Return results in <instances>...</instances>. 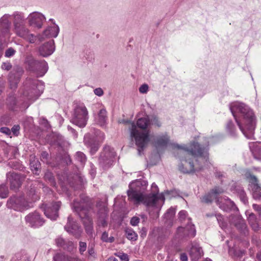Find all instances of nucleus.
<instances>
[{
    "label": "nucleus",
    "mask_w": 261,
    "mask_h": 261,
    "mask_svg": "<svg viewBox=\"0 0 261 261\" xmlns=\"http://www.w3.org/2000/svg\"><path fill=\"white\" fill-rule=\"evenodd\" d=\"M180 258L181 261H188V257L185 253H181L180 254Z\"/></svg>",
    "instance_id": "obj_62"
},
{
    "label": "nucleus",
    "mask_w": 261,
    "mask_h": 261,
    "mask_svg": "<svg viewBox=\"0 0 261 261\" xmlns=\"http://www.w3.org/2000/svg\"><path fill=\"white\" fill-rule=\"evenodd\" d=\"M107 112L105 109H101L95 118L96 123L102 127H106L107 124Z\"/></svg>",
    "instance_id": "obj_27"
},
{
    "label": "nucleus",
    "mask_w": 261,
    "mask_h": 261,
    "mask_svg": "<svg viewBox=\"0 0 261 261\" xmlns=\"http://www.w3.org/2000/svg\"><path fill=\"white\" fill-rule=\"evenodd\" d=\"M208 143L204 146L196 142L192 143L189 147L185 145H176L175 147L178 149L177 154L179 157L181 158L178 165L179 170L184 173H191L200 170L201 167L194 168L193 159L200 157L206 162L208 158Z\"/></svg>",
    "instance_id": "obj_3"
},
{
    "label": "nucleus",
    "mask_w": 261,
    "mask_h": 261,
    "mask_svg": "<svg viewBox=\"0 0 261 261\" xmlns=\"http://www.w3.org/2000/svg\"><path fill=\"white\" fill-rule=\"evenodd\" d=\"M29 24L33 27L41 28L45 20V16L40 13L34 12L27 17Z\"/></svg>",
    "instance_id": "obj_20"
},
{
    "label": "nucleus",
    "mask_w": 261,
    "mask_h": 261,
    "mask_svg": "<svg viewBox=\"0 0 261 261\" xmlns=\"http://www.w3.org/2000/svg\"><path fill=\"white\" fill-rule=\"evenodd\" d=\"M219 207L224 211H228L237 208L234 203L228 198H221L216 201Z\"/></svg>",
    "instance_id": "obj_25"
},
{
    "label": "nucleus",
    "mask_w": 261,
    "mask_h": 261,
    "mask_svg": "<svg viewBox=\"0 0 261 261\" xmlns=\"http://www.w3.org/2000/svg\"><path fill=\"white\" fill-rule=\"evenodd\" d=\"M216 199V196L214 195L212 192H210L209 193L201 197V200L203 202L208 203L212 202L214 199Z\"/></svg>",
    "instance_id": "obj_34"
},
{
    "label": "nucleus",
    "mask_w": 261,
    "mask_h": 261,
    "mask_svg": "<svg viewBox=\"0 0 261 261\" xmlns=\"http://www.w3.org/2000/svg\"><path fill=\"white\" fill-rule=\"evenodd\" d=\"M59 30L60 29L58 25L54 22L52 26L48 27L43 32V34L38 35L37 38L40 42L44 40L43 36L48 38H56L58 35Z\"/></svg>",
    "instance_id": "obj_22"
},
{
    "label": "nucleus",
    "mask_w": 261,
    "mask_h": 261,
    "mask_svg": "<svg viewBox=\"0 0 261 261\" xmlns=\"http://www.w3.org/2000/svg\"><path fill=\"white\" fill-rule=\"evenodd\" d=\"M29 196L31 201H35L39 198L38 196L36 193V191L34 188H31Z\"/></svg>",
    "instance_id": "obj_41"
},
{
    "label": "nucleus",
    "mask_w": 261,
    "mask_h": 261,
    "mask_svg": "<svg viewBox=\"0 0 261 261\" xmlns=\"http://www.w3.org/2000/svg\"><path fill=\"white\" fill-rule=\"evenodd\" d=\"M16 53V50L12 47L8 48L5 54V57L7 58H10L13 56Z\"/></svg>",
    "instance_id": "obj_43"
},
{
    "label": "nucleus",
    "mask_w": 261,
    "mask_h": 261,
    "mask_svg": "<svg viewBox=\"0 0 261 261\" xmlns=\"http://www.w3.org/2000/svg\"><path fill=\"white\" fill-rule=\"evenodd\" d=\"M23 73L22 67L19 66H14L9 74V81L11 89H15L19 81L20 77Z\"/></svg>",
    "instance_id": "obj_19"
},
{
    "label": "nucleus",
    "mask_w": 261,
    "mask_h": 261,
    "mask_svg": "<svg viewBox=\"0 0 261 261\" xmlns=\"http://www.w3.org/2000/svg\"><path fill=\"white\" fill-rule=\"evenodd\" d=\"M175 213V209L173 207H170L165 214V217L168 219H170L173 217Z\"/></svg>",
    "instance_id": "obj_42"
},
{
    "label": "nucleus",
    "mask_w": 261,
    "mask_h": 261,
    "mask_svg": "<svg viewBox=\"0 0 261 261\" xmlns=\"http://www.w3.org/2000/svg\"><path fill=\"white\" fill-rule=\"evenodd\" d=\"M256 257L257 261H261V250L257 253Z\"/></svg>",
    "instance_id": "obj_64"
},
{
    "label": "nucleus",
    "mask_w": 261,
    "mask_h": 261,
    "mask_svg": "<svg viewBox=\"0 0 261 261\" xmlns=\"http://www.w3.org/2000/svg\"><path fill=\"white\" fill-rule=\"evenodd\" d=\"M44 179L48 181L51 186H55L56 182L53 173L48 171H46L44 175Z\"/></svg>",
    "instance_id": "obj_35"
},
{
    "label": "nucleus",
    "mask_w": 261,
    "mask_h": 261,
    "mask_svg": "<svg viewBox=\"0 0 261 261\" xmlns=\"http://www.w3.org/2000/svg\"><path fill=\"white\" fill-rule=\"evenodd\" d=\"M25 176L15 172H9L7 174L8 182H9L10 188L13 190H17L24 180Z\"/></svg>",
    "instance_id": "obj_15"
},
{
    "label": "nucleus",
    "mask_w": 261,
    "mask_h": 261,
    "mask_svg": "<svg viewBox=\"0 0 261 261\" xmlns=\"http://www.w3.org/2000/svg\"><path fill=\"white\" fill-rule=\"evenodd\" d=\"M68 261H81L77 256H68Z\"/></svg>",
    "instance_id": "obj_61"
},
{
    "label": "nucleus",
    "mask_w": 261,
    "mask_h": 261,
    "mask_svg": "<svg viewBox=\"0 0 261 261\" xmlns=\"http://www.w3.org/2000/svg\"><path fill=\"white\" fill-rule=\"evenodd\" d=\"M8 196V189L5 185H0V197L5 198Z\"/></svg>",
    "instance_id": "obj_38"
},
{
    "label": "nucleus",
    "mask_w": 261,
    "mask_h": 261,
    "mask_svg": "<svg viewBox=\"0 0 261 261\" xmlns=\"http://www.w3.org/2000/svg\"><path fill=\"white\" fill-rule=\"evenodd\" d=\"M61 202L57 201L43 205L42 208L45 215L49 219L55 220L58 217V211L60 208Z\"/></svg>",
    "instance_id": "obj_13"
},
{
    "label": "nucleus",
    "mask_w": 261,
    "mask_h": 261,
    "mask_svg": "<svg viewBox=\"0 0 261 261\" xmlns=\"http://www.w3.org/2000/svg\"><path fill=\"white\" fill-rule=\"evenodd\" d=\"M55 48L54 41L51 40L40 46L39 52L41 56L46 57L54 53Z\"/></svg>",
    "instance_id": "obj_23"
},
{
    "label": "nucleus",
    "mask_w": 261,
    "mask_h": 261,
    "mask_svg": "<svg viewBox=\"0 0 261 261\" xmlns=\"http://www.w3.org/2000/svg\"><path fill=\"white\" fill-rule=\"evenodd\" d=\"M24 63L27 69L34 73L37 77L43 76L48 69L47 63L45 60H36L32 56H28Z\"/></svg>",
    "instance_id": "obj_8"
},
{
    "label": "nucleus",
    "mask_w": 261,
    "mask_h": 261,
    "mask_svg": "<svg viewBox=\"0 0 261 261\" xmlns=\"http://www.w3.org/2000/svg\"><path fill=\"white\" fill-rule=\"evenodd\" d=\"M80 200H74L72 207L82 219L86 233L93 237V222L89 212L92 209L93 203L89 197L84 194L80 195Z\"/></svg>",
    "instance_id": "obj_5"
},
{
    "label": "nucleus",
    "mask_w": 261,
    "mask_h": 261,
    "mask_svg": "<svg viewBox=\"0 0 261 261\" xmlns=\"http://www.w3.org/2000/svg\"><path fill=\"white\" fill-rule=\"evenodd\" d=\"M169 141V137L166 134L160 135L156 137L155 141L156 147H162L166 146Z\"/></svg>",
    "instance_id": "obj_32"
},
{
    "label": "nucleus",
    "mask_w": 261,
    "mask_h": 261,
    "mask_svg": "<svg viewBox=\"0 0 261 261\" xmlns=\"http://www.w3.org/2000/svg\"><path fill=\"white\" fill-rule=\"evenodd\" d=\"M68 129L73 134L74 137L75 138L77 137V133H76L75 130L72 128L71 126H68Z\"/></svg>",
    "instance_id": "obj_63"
},
{
    "label": "nucleus",
    "mask_w": 261,
    "mask_h": 261,
    "mask_svg": "<svg viewBox=\"0 0 261 261\" xmlns=\"http://www.w3.org/2000/svg\"><path fill=\"white\" fill-rule=\"evenodd\" d=\"M12 68V65L10 62H4L2 65V68L4 70H9Z\"/></svg>",
    "instance_id": "obj_53"
},
{
    "label": "nucleus",
    "mask_w": 261,
    "mask_h": 261,
    "mask_svg": "<svg viewBox=\"0 0 261 261\" xmlns=\"http://www.w3.org/2000/svg\"><path fill=\"white\" fill-rule=\"evenodd\" d=\"M94 93L95 95L98 96H101L103 94V91L101 88H96L94 90Z\"/></svg>",
    "instance_id": "obj_58"
},
{
    "label": "nucleus",
    "mask_w": 261,
    "mask_h": 261,
    "mask_svg": "<svg viewBox=\"0 0 261 261\" xmlns=\"http://www.w3.org/2000/svg\"><path fill=\"white\" fill-rule=\"evenodd\" d=\"M56 242L58 246L63 247L65 244V240L62 238H58L56 240Z\"/></svg>",
    "instance_id": "obj_55"
},
{
    "label": "nucleus",
    "mask_w": 261,
    "mask_h": 261,
    "mask_svg": "<svg viewBox=\"0 0 261 261\" xmlns=\"http://www.w3.org/2000/svg\"><path fill=\"white\" fill-rule=\"evenodd\" d=\"M140 222L139 218L137 217H133L130 221V223L133 226H137Z\"/></svg>",
    "instance_id": "obj_54"
},
{
    "label": "nucleus",
    "mask_w": 261,
    "mask_h": 261,
    "mask_svg": "<svg viewBox=\"0 0 261 261\" xmlns=\"http://www.w3.org/2000/svg\"><path fill=\"white\" fill-rule=\"evenodd\" d=\"M48 157V154L46 151H42L41 156L40 159L43 162H47V159Z\"/></svg>",
    "instance_id": "obj_56"
},
{
    "label": "nucleus",
    "mask_w": 261,
    "mask_h": 261,
    "mask_svg": "<svg viewBox=\"0 0 261 261\" xmlns=\"http://www.w3.org/2000/svg\"><path fill=\"white\" fill-rule=\"evenodd\" d=\"M248 220L252 228L254 231H256L259 230L260 224L254 214L250 213L248 215Z\"/></svg>",
    "instance_id": "obj_30"
},
{
    "label": "nucleus",
    "mask_w": 261,
    "mask_h": 261,
    "mask_svg": "<svg viewBox=\"0 0 261 261\" xmlns=\"http://www.w3.org/2000/svg\"><path fill=\"white\" fill-rule=\"evenodd\" d=\"M115 156L116 152L114 148L110 146H106L99 155V165L104 169H108L112 165Z\"/></svg>",
    "instance_id": "obj_10"
},
{
    "label": "nucleus",
    "mask_w": 261,
    "mask_h": 261,
    "mask_svg": "<svg viewBox=\"0 0 261 261\" xmlns=\"http://www.w3.org/2000/svg\"><path fill=\"white\" fill-rule=\"evenodd\" d=\"M215 217H216L220 226L223 229L226 228L227 226V222L225 220L223 216L220 214H217V215H215Z\"/></svg>",
    "instance_id": "obj_36"
},
{
    "label": "nucleus",
    "mask_w": 261,
    "mask_h": 261,
    "mask_svg": "<svg viewBox=\"0 0 261 261\" xmlns=\"http://www.w3.org/2000/svg\"><path fill=\"white\" fill-rule=\"evenodd\" d=\"M29 203L30 202L24 198L23 195H14L9 199L7 205L9 208L15 211H22L30 207Z\"/></svg>",
    "instance_id": "obj_12"
},
{
    "label": "nucleus",
    "mask_w": 261,
    "mask_h": 261,
    "mask_svg": "<svg viewBox=\"0 0 261 261\" xmlns=\"http://www.w3.org/2000/svg\"><path fill=\"white\" fill-rule=\"evenodd\" d=\"M117 256L120 258L121 261H129L127 254L124 253H119Z\"/></svg>",
    "instance_id": "obj_50"
},
{
    "label": "nucleus",
    "mask_w": 261,
    "mask_h": 261,
    "mask_svg": "<svg viewBox=\"0 0 261 261\" xmlns=\"http://www.w3.org/2000/svg\"><path fill=\"white\" fill-rule=\"evenodd\" d=\"M68 255L63 253H58L54 256V261H68Z\"/></svg>",
    "instance_id": "obj_39"
},
{
    "label": "nucleus",
    "mask_w": 261,
    "mask_h": 261,
    "mask_svg": "<svg viewBox=\"0 0 261 261\" xmlns=\"http://www.w3.org/2000/svg\"><path fill=\"white\" fill-rule=\"evenodd\" d=\"M44 89V83L42 81L35 79H27L24 83L19 99H16L14 95H10L7 99V105L11 110H16L17 108L26 109L31 102L39 97Z\"/></svg>",
    "instance_id": "obj_2"
},
{
    "label": "nucleus",
    "mask_w": 261,
    "mask_h": 261,
    "mask_svg": "<svg viewBox=\"0 0 261 261\" xmlns=\"http://www.w3.org/2000/svg\"><path fill=\"white\" fill-rule=\"evenodd\" d=\"M88 119V112L83 104L76 105L71 119V122L80 127H84Z\"/></svg>",
    "instance_id": "obj_9"
},
{
    "label": "nucleus",
    "mask_w": 261,
    "mask_h": 261,
    "mask_svg": "<svg viewBox=\"0 0 261 261\" xmlns=\"http://www.w3.org/2000/svg\"><path fill=\"white\" fill-rule=\"evenodd\" d=\"M64 228L68 232L72 234L76 238H80L82 232L81 227L77 223L73 221L71 216H68V221L64 226Z\"/></svg>",
    "instance_id": "obj_18"
},
{
    "label": "nucleus",
    "mask_w": 261,
    "mask_h": 261,
    "mask_svg": "<svg viewBox=\"0 0 261 261\" xmlns=\"http://www.w3.org/2000/svg\"><path fill=\"white\" fill-rule=\"evenodd\" d=\"M30 167L31 170L34 173L36 174H39V170L40 169L41 165L38 159H36L34 156H31Z\"/></svg>",
    "instance_id": "obj_31"
},
{
    "label": "nucleus",
    "mask_w": 261,
    "mask_h": 261,
    "mask_svg": "<svg viewBox=\"0 0 261 261\" xmlns=\"http://www.w3.org/2000/svg\"><path fill=\"white\" fill-rule=\"evenodd\" d=\"M239 193L241 201H242L243 203H246L247 202V198L246 197L245 191L241 189Z\"/></svg>",
    "instance_id": "obj_45"
},
{
    "label": "nucleus",
    "mask_w": 261,
    "mask_h": 261,
    "mask_svg": "<svg viewBox=\"0 0 261 261\" xmlns=\"http://www.w3.org/2000/svg\"><path fill=\"white\" fill-rule=\"evenodd\" d=\"M149 124L150 120L148 117L141 118L137 120V125L133 122L129 127L130 136L135 140L139 155L141 154V152L150 140V132L147 129Z\"/></svg>",
    "instance_id": "obj_6"
},
{
    "label": "nucleus",
    "mask_w": 261,
    "mask_h": 261,
    "mask_svg": "<svg viewBox=\"0 0 261 261\" xmlns=\"http://www.w3.org/2000/svg\"><path fill=\"white\" fill-rule=\"evenodd\" d=\"M26 222L32 227L37 228L43 225L44 220L37 212L30 213L25 217Z\"/></svg>",
    "instance_id": "obj_17"
},
{
    "label": "nucleus",
    "mask_w": 261,
    "mask_h": 261,
    "mask_svg": "<svg viewBox=\"0 0 261 261\" xmlns=\"http://www.w3.org/2000/svg\"><path fill=\"white\" fill-rule=\"evenodd\" d=\"M14 32L19 37L34 43L36 42L37 36L30 33V30L26 28L25 24L14 28Z\"/></svg>",
    "instance_id": "obj_16"
},
{
    "label": "nucleus",
    "mask_w": 261,
    "mask_h": 261,
    "mask_svg": "<svg viewBox=\"0 0 261 261\" xmlns=\"http://www.w3.org/2000/svg\"><path fill=\"white\" fill-rule=\"evenodd\" d=\"M108 239H109V237H108V232H107L106 231L103 232L101 236V240L103 241L107 242L108 241Z\"/></svg>",
    "instance_id": "obj_60"
},
{
    "label": "nucleus",
    "mask_w": 261,
    "mask_h": 261,
    "mask_svg": "<svg viewBox=\"0 0 261 261\" xmlns=\"http://www.w3.org/2000/svg\"><path fill=\"white\" fill-rule=\"evenodd\" d=\"M227 129L232 135H234L233 132V124L231 121L228 122L227 124Z\"/></svg>",
    "instance_id": "obj_49"
},
{
    "label": "nucleus",
    "mask_w": 261,
    "mask_h": 261,
    "mask_svg": "<svg viewBox=\"0 0 261 261\" xmlns=\"http://www.w3.org/2000/svg\"><path fill=\"white\" fill-rule=\"evenodd\" d=\"M84 142L85 145L90 148L91 153H94L97 151L99 147L98 141L96 140L93 137H91L89 135L85 136Z\"/></svg>",
    "instance_id": "obj_28"
},
{
    "label": "nucleus",
    "mask_w": 261,
    "mask_h": 261,
    "mask_svg": "<svg viewBox=\"0 0 261 261\" xmlns=\"http://www.w3.org/2000/svg\"><path fill=\"white\" fill-rule=\"evenodd\" d=\"M14 28L25 24V17L24 14L20 12H15L12 14Z\"/></svg>",
    "instance_id": "obj_29"
},
{
    "label": "nucleus",
    "mask_w": 261,
    "mask_h": 261,
    "mask_svg": "<svg viewBox=\"0 0 261 261\" xmlns=\"http://www.w3.org/2000/svg\"><path fill=\"white\" fill-rule=\"evenodd\" d=\"M229 222L233 225L241 233L246 235L248 233V230L245 220L243 219L238 211L235 214H232L229 218Z\"/></svg>",
    "instance_id": "obj_14"
},
{
    "label": "nucleus",
    "mask_w": 261,
    "mask_h": 261,
    "mask_svg": "<svg viewBox=\"0 0 261 261\" xmlns=\"http://www.w3.org/2000/svg\"><path fill=\"white\" fill-rule=\"evenodd\" d=\"M150 123H151L153 125H155L158 127H160L161 126V123L159 121V119L156 117H152V118L150 120Z\"/></svg>",
    "instance_id": "obj_47"
},
{
    "label": "nucleus",
    "mask_w": 261,
    "mask_h": 261,
    "mask_svg": "<svg viewBox=\"0 0 261 261\" xmlns=\"http://www.w3.org/2000/svg\"><path fill=\"white\" fill-rule=\"evenodd\" d=\"M20 126L18 125H14L12 129L11 132L13 133L15 136H18L19 133Z\"/></svg>",
    "instance_id": "obj_51"
},
{
    "label": "nucleus",
    "mask_w": 261,
    "mask_h": 261,
    "mask_svg": "<svg viewBox=\"0 0 261 261\" xmlns=\"http://www.w3.org/2000/svg\"><path fill=\"white\" fill-rule=\"evenodd\" d=\"M97 225L99 226L106 227L107 226L106 219L108 216V208L104 205H100L97 212Z\"/></svg>",
    "instance_id": "obj_24"
},
{
    "label": "nucleus",
    "mask_w": 261,
    "mask_h": 261,
    "mask_svg": "<svg viewBox=\"0 0 261 261\" xmlns=\"http://www.w3.org/2000/svg\"><path fill=\"white\" fill-rule=\"evenodd\" d=\"M87 249V244L85 242H80L79 243V251L81 254L86 251Z\"/></svg>",
    "instance_id": "obj_46"
},
{
    "label": "nucleus",
    "mask_w": 261,
    "mask_h": 261,
    "mask_svg": "<svg viewBox=\"0 0 261 261\" xmlns=\"http://www.w3.org/2000/svg\"><path fill=\"white\" fill-rule=\"evenodd\" d=\"M75 159L77 161L80 162L82 165H83L86 161V155L81 151L76 153Z\"/></svg>",
    "instance_id": "obj_37"
},
{
    "label": "nucleus",
    "mask_w": 261,
    "mask_h": 261,
    "mask_svg": "<svg viewBox=\"0 0 261 261\" xmlns=\"http://www.w3.org/2000/svg\"><path fill=\"white\" fill-rule=\"evenodd\" d=\"M179 220L182 223L187 222L185 227H179L177 230V233L179 238L181 239L193 238L196 235V229L194 225L191 223V219L187 217V212L182 210L179 212Z\"/></svg>",
    "instance_id": "obj_7"
},
{
    "label": "nucleus",
    "mask_w": 261,
    "mask_h": 261,
    "mask_svg": "<svg viewBox=\"0 0 261 261\" xmlns=\"http://www.w3.org/2000/svg\"><path fill=\"white\" fill-rule=\"evenodd\" d=\"M252 207L255 211L258 212L259 216L261 218V204H253Z\"/></svg>",
    "instance_id": "obj_57"
},
{
    "label": "nucleus",
    "mask_w": 261,
    "mask_h": 261,
    "mask_svg": "<svg viewBox=\"0 0 261 261\" xmlns=\"http://www.w3.org/2000/svg\"><path fill=\"white\" fill-rule=\"evenodd\" d=\"M189 254L193 261H197L203 254L202 249L197 243H192L189 251Z\"/></svg>",
    "instance_id": "obj_26"
},
{
    "label": "nucleus",
    "mask_w": 261,
    "mask_h": 261,
    "mask_svg": "<svg viewBox=\"0 0 261 261\" xmlns=\"http://www.w3.org/2000/svg\"><path fill=\"white\" fill-rule=\"evenodd\" d=\"M0 132L10 136L11 134V130L7 127H2L0 128Z\"/></svg>",
    "instance_id": "obj_52"
},
{
    "label": "nucleus",
    "mask_w": 261,
    "mask_h": 261,
    "mask_svg": "<svg viewBox=\"0 0 261 261\" xmlns=\"http://www.w3.org/2000/svg\"><path fill=\"white\" fill-rule=\"evenodd\" d=\"M212 193L216 196V198H217V195L223 193L224 192V190L221 188L219 187H215L213 189H212L211 191Z\"/></svg>",
    "instance_id": "obj_44"
},
{
    "label": "nucleus",
    "mask_w": 261,
    "mask_h": 261,
    "mask_svg": "<svg viewBox=\"0 0 261 261\" xmlns=\"http://www.w3.org/2000/svg\"><path fill=\"white\" fill-rule=\"evenodd\" d=\"M147 186V182L144 180L138 179L132 182L127 191L128 199L136 205L143 203L146 205L150 217L156 219L159 217L161 207L159 201L164 202V196L155 193L145 194Z\"/></svg>",
    "instance_id": "obj_1"
},
{
    "label": "nucleus",
    "mask_w": 261,
    "mask_h": 261,
    "mask_svg": "<svg viewBox=\"0 0 261 261\" xmlns=\"http://www.w3.org/2000/svg\"><path fill=\"white\" fill-rule=\"evenodd\" d=\"M9 165L12 168L15 170H21L23 168L21 165L16 161H11L9 163Z\"/></svg>",
    "instance_id": "obj_40"
},
{
    "label": "nucleus",
    "mask_w": 261,
    "mask_h": 261,
    "mask_svg": "<svg viewBox=\"0 0 261 261\" xmlns=\"http://www.w3.org/2000/svg\"><path fill=\"white\" fill-rule=\"evenodd\" d=\"M11 15H4L0 19V57L2 55L3 42L6 38L10 37L11 22L10 20Z\"/></svg>",
    "instance_id": "obj_11"
},
{
    "label": "nucleus",
    "mask_w": 261,
    "mask_h": 261,
    "mask_svg": "<svg viewBox=\"0 0 261 261\" xmlns=\"http://www.w3.org/2000/svg\"><path fill=\"white\" fill-rule=\"evenodd\" d=\"M63 159L64 160V162H65L66 164L68 165L71 163V160L69 155H68L67 154H65L64 155Z\"/></svg>",
    "instance_id": "obj_59"
},
{
    "label": "nucleus",
    "mask_w": 261,
    "mask_h": 261,
    "mask_svg": "<svg viewBox=\"0 0 261 261\" xmlns=\"http://www.w3.org/2000/svg\"><path fill=\"white\" fill-rule=\"evenodd\" d=\"M249 188L252 191L253 197L256 200H261V187L254 175H250L249 176Z\"/></svg>",
    "instance_id": "obj_21"
},
{
    "label": "nucleus",
    "mask_w": 261,
    "mask_h": 261,
    "mask_svg": "<svg viewBox=\"0 0 261 261\" xmlns=\"http://www.w3.org/2000/svg\"><path fill=\"white\" fill-rule=\"evenodd\" d=\"M230 110L240 130L247 138L251 139L255 128V118L252 110L241 102L232 103Z\"/></svg>",
    "instance_id": "obj_4"
},
{
    "label": "nucleus",
    "mask_w": 261,
    "mask_h": 261,
    "mask_svg": "<svg viewBox=\"0 0 261 261\" xmlns=\"http://www.w3.org/2000/svg\"><path fill=\"white\" fill-rule=\"evenodd\" d=\"M148 91V85L144 84L141 85L139 88V92L141 93L144 94L146 93Z\"/></svg>",
    "instance_id": "obj_48"
},
{
    "label": "nucleus",
    "mask_w": 261,
    "mask_h": 261,
    "mask_svg": "<svg viewBox=\"0 0 261 261\" xmlns=\"http://www.w3.org/2000/svg\"><path fill=\"white\" fill-rule=\"evenodd\" d=\"M125 233L126 238L129 240L135 241L138 239V234L131 228H126Z\"/></svg>",
    "instance_id": "obj_33"
}]
</instances>
